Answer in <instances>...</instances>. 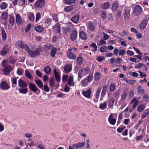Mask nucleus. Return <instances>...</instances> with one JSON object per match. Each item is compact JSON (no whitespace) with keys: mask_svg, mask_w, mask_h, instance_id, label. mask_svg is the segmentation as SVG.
I'll return each mask as SVG.
<instances>
[{"mask_svg":"<svg viewBox=\"0 0 149 149\" xmlns=\"http://www.w3.org/2000/svg\"><path fill=\"white\" fill-rule=\"evenodd\" d=\"M43 51L42 47H39L36 49L34 51L31 50H27L28 53L30 56L32 58H34L40 55V54Z\"/></svg>","mask_w":149,"mask_h":149,"instance_id":"nucleus-1","label":"nucleus"},{"mask_svg":"<svg viewBox=\"0 0 149 149\" xmlns=\"http://www.w3.org/2000/svg\"><path fill=\"white\" fill-rule=\"evenodd\" d=\"M142 11L143 10L141 7L140 6L137 5L134 8V15L135 16H138L142 13Z\"/></svg>","mask_w":149,"mask_h":149,"instance_id":"nucleus-2","label":"nucleus"},{"mask_svg":"<svg viewBox=\"0 0 149 149\" xmlns=\"http://www.w3.org/2000/svg\"><path fill=\"white\" fill-rule=\"evenodd\" d=\"M16 46L21 49L24 48L25 50L27 51L29 49L28 47L26 45H25L23 41L18 40L17 41L16 44Z\"/></svg>","mask_w":149,"mask_h":149,"instance_id":"nucleus-3","label":"nucleus"},{"mask_svg":"<svg viewBox=\"0 0 149 149\" xmlns=\"http://www.w3.org/2000/svg\"><path fill=\"white\" fill-rule=\"evenodd\" d=\"M45 2L43 0H38L35 3L34 7L36 8H42L44 7Z\"/></svg>","mask_w":149,"mask_h":149,"instance_id":"nucleus-4","label":"nucleus"},{"mask_svg":"<svg viewBox=\"0 0 149 149\" xmlns=\"http://www.w3.org/2000/svg\"><path fill=\"white\" fill-rule=\"evenodd\" d=\"M89 70V69L88 68H82L78 73V78H81L83 76L85 75L88 73Z\"/></svg>","mask_w":149,"mask_h":149,"instance_id":"nucleus-5","label":"nucleus"},{"mask_svg":"<svg viewBox=\"0 0 149 149\" xmlns=\"http://www.w3.org/2000/svg\"><path fill=\"white\" fill-rule=\"evenodd\" d=\"M124 17L125 19H128L130 16V7H125L124 9Z\"/></svg>","mask_w":149,"mask_h":149,"instance_id":"nucleus-6","label":"nucleus"},{"mask_svg":"<svg viewBox=\"0 0 149 149\" xmlns=\"http://www.w3.org/2000/svg\"><path fill=\"white\" fill-rule=\"evenodd\" d=\"M61 24L58 23L54 25L52 28L54 32L55 33H58L61 34Z\"/></svg>","mask_w":149,"mask_h":149,"instance_id":"nucleus-7","label":"nucleus"},{"mask_svg":"<svg viewBox=\"0 0 149 149\" xmlns=\"http://www.w3.org/2000/svg\"><path fill=\"white\" fill-rule=\"evenodd\" d=\"M1 88L3 90H7L10 88V86L8 85L6 81H4L1 83L0 85Z\"/></svg>","mask_w":149,"mask_h":149,"instance_id":"nucleus-8","label":"nucleus"},{"mask_svg":"<svg viewBox=\"0 0 149 149\" xmlns=\"http://www.w3.org/2000/svg\"><path fill=\"white\" fill-rule=\"evenodd\" d=\"M18 86L20 87L24 88L27 87V84L24 81L19 79L18 81Z\"/></svg>","mask_w":149,"mask_h":149,"instance_id":"nucleus-9","label":"nucleus"},{"mask_svg":"<svg viewBox=\"0 0 149 149\" xmlns=\"http://www.w3.org/2000/svg\"><path fill=\"white\" fill-rule=\"evenodd\" d=\"M13 68L9 65H6L4 67L3 70L4 72V74L6 75L9 74L11 70Z\"/></svg>","mask_w":149,"mask_h":149,"instance_id":"nucleus-10","label":"nucleus"},{"mask_svg":"<svg viewBox=\"0 0 149 149\" xmlns=\"http://www.w3.org/2000/svg\"><path fill=\"white\" fill-rule=\"evenodd\" d=\"M9 50V48L8 45H6L3 47L1 50L0 54L2 56L6 55Z\"/></svg>","mask_w":149,"mask_h":149,"instance_id":"nucleus-11","label":"nucleus"},{"mask_svg":"<svg viewBox=\"0 0 149 149\" xmlns=\"http://www.w3.org/2000/svg\"><path fill=\"white\" fill-rule=\"evenodd\" d=\"M29 88L30 90L34 93H35L38 90V89L35 85L31 83H29Z\"/></svg>","mask_w":149,"mask_h":149,"instance_id":"nucleus-12","label":"nucleus"},{"mask_svg":"<svg viewBox=\"0 0 149 149\" xmlns=\"http://www.w3.org/2000/svg\"><path fill=\"white\" fill-rule=\"evenodd\" d=\"M91 93V89H89L87 91H84L82 92V94L85 97L88 98H90Z\"/></svg>","mask_w":149,"mask_h":149,"instance_id":"nucleus-13","label":"nucleus"},{"mask_svg":"<svg viewBox=\"0 0 149 149\" xmlns=\"http://www.w3.org/2000/svg\"><path fill=\"white\" fill-rule=\"evenodd\" d=\"M108 121L109 123L111 125H114L116 121V119L113 118V115L111 114L108 118Z\"/></svg>","mask_w":149,"mask_h":149,"instance_id":"nucleus-14","label":"nucleus"},{"mask_svg":"<svg viewBox=\"0 0 149 149\" xmlns=\"http://www.w3.org/2000/svg\"><path fill=\"white\" fill-rule=\"evenodd\" d=\"M80 18L79 14L75 15L74 16L72 17L71 21L75 23H77L78 22Z\"/></svg>","mask_w":149,"mask_h":149,"instance_id":"nucleus-15","label":"nucleus"},{"mask_svg":"<svg viewBox=\"0 0 149 149\" xmlns=\"http://www.w3.org/2000/svg\"><path fill=\"white\" fill-rule=\"evenodd\" d=\"M72 67L70 64H68L65 66L64 70L66 72H69L72 70Z\"/></svg>","mask_w":149,"mask_h":149,"instance_id":"nucleus-16","label":"nucleus"},{"mask_svg":"<svg viewBox=\"0 0 149 149\" xmlns=\"http://www.w3.org/2000/svg\"><path fill=\"white\" fill-rule=\"evenodd\" d=\"M18 90L19 93L23 94H26L28 91V89L26 87L24 88H19Z\"/></svg>","mask_w":149,"mask_h":149,"instance_id":"nucleus-17","label":"nucleus"},{"mask_svg":"<svg viewBox=\"0 0 149 149\" xmlns=\"http://www.w3.org/2000/svg\"><path fill=\"white\" fill-rule=\"evenodd\" d=\"M107 90V85H105L103 88L102 90L101 93V96L102 97L100 100H102V98L103 97L104 95H105L106 92Z\"/></svg>","mask_w":149,"mask_h":149,"instance_id":"nucleus-18","label":"nucleus"},{"mask_svg":"<svg viewBox=\"0 0 149 149\" xmlns=\"http://www.w3.org/2000/svg\"><path fill=\"white\" fill-rule=\"evenodd\" d=\"M77 31L75 30L73 31L71 35V39L72 41H74L77 38Z\"/></svg>","mask_w":149,"mask_h":149,"instance_id":"nucleus-19","label":"nucleus"},{"mask_svg":"<svg viewBox=\"0 0 149 149\" xmlns=\"http://www.w3.org/2000/svg\"><path fill=\"white\" fill-rule=\"evenodd\" d=\"M137 91L139 94H142L145 93V91L144 89L142 88L140 85L138 86L137 88Z\"/></svg>","mask_w":149,"mask_h":149,"instance_id":"nucleus-20","label":"nucleus"},{"mask_svg":"<svg viewBox=\"0 0 149 149\" xmlns=\"http://www.w3.org/2000/svg\"><path fill=\"white\" fill-rule=\"evenodd\" d=\"M68 57L70 59H74L76 57V55L73 53L69 52L67 53Z\"/></svg>","mask_w":149,"mask_h":149,"instance_id":"nucleus-21","label":"nucleus"},{"mask_svg":"<svg viewBox=\"0 0 149 149\" xmlns=\"http://www.w3.org/2000/svg\"><path fill=\"white\" fill-rule=\"evenodd\" d=\"M114 99L113 98H111L109 101L108 107L109 108L113 109V106L114 102Z\"/></svg>","mask_w":149,"mask_h":149,"instance_id":"nucleus-22","label":"nucleus"},{"mask_svg":"<svg viewBox=\"0 0 149 149\" xmlns=\"http://www.w3.org/2000/svg\"><path fill=\"white\" fill-rule=\"evenodd\" d=\"M88 28L89 29L92 31H94L95 30L94 24L91 22H88Z\"/></svg>","mask_w":149,"mask_h":149,"instance_id":"nucleus-23","label":"nucleus"},{"mask_svg":"<svg viewBox=\"0 0 149 149\" xmlns=\"http://www.w3.org/2000/svg\"><path fill=\"white\" fill-rule=\"evenodd\" d=\"M54 71L56 80L58 82H59L61 79L60 76L56 69H54Z\"/></svg>","mask_w":149,"mask_h":149,"instance_id":"nucleus-24","label":"nucleus"},{"mask_svg":"<svg viewBox=\"0 0 149 149\" xmlns=\"http://www.w3.org/2000/svg\"><path fill=\"white\" fill-rule=\"evenodd\" d=\"M147 20H143L142 22L141 23V24H140V29H144L146 27L147 24Z\"/></svg>","mask_w":149,"mask_h":149,"instance_id":"nucleus-25","label":"nucleus"},{"mask_svg":"<svg viewBox=\"0 0 149 149\" xmlns=\"http://www.w3.org/2000/svg\"><path fill=\"white\" fill-rule=\"evenodd\" d=\"M146 106L143 104H141L138 106L137 108V111L139 112L143 111L145 108Z\"/></svg>","mask_w":149,"mask_h":149,"instance_id":"nucleus-26","label":"nucleus"},{"mask_svg":"<svg viewBox=\"0 0 149 149\" xmlns=\"http://www.w3.org/2000/svg\"><path fill=\"white\" fill-rule=\"evenodd\" d=\"M34 30L38 32H42L43 31L44 29L42 26H38L35 27Z\"/></svg>","mask_w":149,"mask_h":149,"instance_id":"nucleus-27","label":"nucleus"},{"mask_svg":"<svg viewBox=\"0 0 149 149\" xmlns=\"http://www.w3.org/2000/svg\"><path fill=\"white\" fill-rule=\"evenodd\" d=\"M16 19L17 24L20 25L22 22V20L21 17L19 14L16 15Z\"/></svg>","mask_w":149,"mask_h":149,"instance_id":"nucleus-28","label":"nucleus"},{"mask_svg":"<svg viewBox=\"0 0 149 149\" xmlns=\"http://www.w3.org/2000/svg\"><path fill=\"white\" fill-rule=\"evenodd\" d=\"M68 84L70 86H73L74 83L73 81V77L72 76L70 77L68 81Z\"/></svg>","mask_w":149,"mask_h":149,"instance_id":"nucleus-29","label":"nucleus"},{"mask_svg":"<svg viewBox=\"0 0 149 149\" xmlns=\"http://www.w3.org/2000/svg\"><path fill=\"white\" fill-rule=\"evenodd\" d=\"M35 83L38 85V86L40 88H42L43 86V84L42 82L40 80H35Z\"/></svg>","mask_w":149,"mask_h":149,"instance_id":"nucleus-30","label":"nucleus"},{"mask_svg":"<svg viewBox=\"0 0 149 149\" xmlns=\"http://www.w3.org/2000/svg\"><path fill=\"white\" fill-rule=\"evenodd\" d=\"M80 38L82 39L85 40L86 39V35L85 33L83 31H81L79 34Z\"/></svg>","mask_w":149,"mask_h":149,"instance_id":"nucleus-31","label":"nucleus"},{"mask_svg":"<svg viewBox=\"0 0 149 149\" xmlns=\"http://www.w3.org/2000/svg\"><path fill=\"white\" fill-rule=\"evenodd\" d=\"M1 35L3 40H5L7 36L5 31L3 29H2Z\"/></svg>","mask_w":149,"mask_h":149,"instance_id":"nucleus-32","label":"nucleus"},{"mask_svg":"<svg viewBox=\"0 0 149 149\" xmlns=\"http://www.w3.org/2000/svg\"><path fill=\"white\" fill-rule=\"evenodd\" d=\"M118 4L117 3H114L112 6V9L113 11H116L118 9Z\"/></svg>","mask_w":149,"mask_h":149,"instance_id":"nucleus-33","label":"nucleus"},{"mask_svg":"<svg viewBox=\"0 0 149 149\" xmlns=\"http://www.w3.org/2000/svg\"><path fill=\"white\" fill-rule=\"evenodd\" d=\"M107 103L105 102L103 103H101L99 105L100 108L102 110H104L107 107Z\"/></svg>","mask_w":149,"mask_h":149,"instance_id":"nucleus-34","label":"nucleus"},{"mask_svg":"<svg viewBox=\"0 0 149 149\" xmlns=\"http://www.w3.org/2000/svg\"><path fill=\"white\" fill-rule=\"evenodd\" d=\"M110 5L109 3L108 2H106L103 3L102 5V8L104 9L108 8Z\"/></svg>","mask_w":149,"mask_h":149,"instance_id":"nucleus-35","label":"nucleus"},{"mask_svg":"<svg viewBox=\"0 0 149 149\" xmlns=\"http://www.w3.org/2000/svg\"><path fill=\"white\" fill-rule=\"evenodd\" d=\"M8 14L6 12H3L1 15V18L4 20H7L8 17Z\"/></svg>","mask_w":149,"mask_h":149,"instance_id":"nucleus-36","label":"nucleus"},{"mask_svg":"<svg viewBox=\"0 0 149 149\" xmlns=\"http://www.w3.org/2000/svg\"><path fill=\"white\" fill-rule=\"evenodd\" d=\"M29 18L31 22H33L34 19V14L32 13H30L28 15Z\"/></svg>","mask_w":149,"mask_h":149,"instance_id":"nucleus-37","label":"nucleus"},{"mask_svg":"<svg viewBox=\"0 0 149 149\" xmlns=\"http://www.w3.org/2000/svg\"><path fill=\"white\" fill-rule=\"evenodd\" d=\"M44 71L46 74H48L51 72V68L49 66H47L44 68Z\"/></svg>","mask_w":149,"mask_h":149,"instance_id":"nucleus-38","label":"nucleus"},{"mask_svg":"<svg viewBox=\"0 0 149 149\" xmlns=\"http://www.w3.org/2000/svg\"><path fill=\"white\" fill-rule=\"evenodd\" d=\"M24 73V70L21 68H18L17 71V73L19 75H22Z\"/></svg>","mask_w":149,"mask_h":149,"instance_id":"nucleus-39","label":"nucleus"},{"mask_svg":"<svg viewBox=\"0 0 149 149\" xmlns=\"http://www.w3.org/2000/svg\"><path fill=\"white\" fill-rule=\"evenodd\" d=\"M9 23L11 26H13L14 23V18L12 17H10L9 19Z\"/></svg>","mask_w":149,"mask_h":149,"instance_id":"nucleus-40","label":"nucleus"},{"mask_svg":"<svg viewBox=\"0 0 149 149\" xmlns=\"http://www.w3.org/2000/svg\"><path fill=\"white\" fill-rule=\"evenodd\" d=\"M25 76L29 79H31V75L30 73L28 70H26L25 72Z\"/></svg>","mask_w":149,"mask_h":149,"instance_id":"nucleus-41","label":"nucleus"},{"mask_svg":"<svg viewBox=\"0 0 149 149\" xmlns=\"http://www.w3.org/2000/svg\"><path fill=\"white\" fill-rule=\"evenodd\" d=\"M56 52V50L55 48L53 49L51 52V56L52 57L55 56Z\"/></svg>","mask_w":149,"mask_h":149,"instance_id":"nucleus-42","label":"nucleus"},{"mask_svg":"<svg viewBox=\"0 0 149 149\" xmlns=\"http://www.w3.org/2000/svg\"><path fill=\"white\" fill-rule=\"evenodd\" d=\"M93 78V75L92 74H90L87 78L85 79L88 82H90L92 81Z\"/></svg>","mask_w":149,"mask_h":149,"instance_id":"nucleus-43","label":"nucleus"},{"mask_svg":"<svg viewBox=\"0 0 149 149\" xmlns=\"http://www.w3.org/2000/svg\"><path fill=\"white\" fill-rule=\"evenodd\" d=\"M101 74L99 72H96L95 74V80H98L100 78Z\"/></svg>","mask_w":149,"mask_h":149,"instance_id":"nucleus-44","label":"nucleus"},{"mask_svg":"<svg viewBox=\"0 0 149 149\" xmlns=\"http://www.w3.org/2000/svg\"><path fill=\"white\" fill-rule=\"evenodd\" d=\"M77 62L78 64L81 65L82 63V59L81 57H78L76 59Z\"/></svg>","mask_w":149,"mask_h":149,"instance_id":"nucleus-45","label":"nucleus"},{"mask_svg":"<svg viewBox=\"0 0 149 149\" xmlns=\"http://www.w3.org/2000/svg\"><path fill=\"white\" fill-rule=\"evenodd\" d=\"M73 7L71 6H68L64 8V10L66 12H69L73 9Z\"/></svg>","mask_w":149,"mask_h":149,"instance_id":"nucleus-46","label":"nucleus"},{"mask_svg":"<svg viewBox=\"0 0 149 149\" xmlns=\"http://www.w3.org/2000/svg\"><path fill=\"white\" fill-rule=\"evenodd\" d=\"M7 7V5L6 3H2L0 5V7L1 9L3 10L6 8Z\"/></svg>","mask_w":149,"mask_h":149,"instance_id":"nucleus-47","label":"nucleus"},{"mask_svg":"<svg viewBox=\"0 0 149 149\" xmlns=\"http://www.w3.org/2000/svg\"><path fill=\"white\" fill-rule=\"evenodd\" d=\"M85 144V142H79L77 144V145L78 147L81 148L84 146Z\"/></svg>","mask_w":149,"mask_h":149,"instance_id":"nucleus-48","label":"nucleus"},{"mask_svg":"<svg viewBox=\"0 0 149 149\" xmlns=\"http://www.w3.org/2000/svg\"><path fill=\"white\" fill-rule=\"evenodd\" d=\"M91 47L94 48V49L93 50V51L94 52H95V51H96L97 50V47L96 45V44L94 43H92L91 45Z\"/></svg>","mask_w":149,"mask_h":149,"instance_id":"nucleus-49","label":"nucleus"},{"mask_svg":"<svg viewBox=\"0 0 149 149\" xmlns=\"http://www.w3.org/2000/svg\"><path fill=\"white\" fill-rule=\"evenodd\" d=\"M49 85L52 87H54L55 85V83L54 82V78L51 79L50 81Z\"/></svg>","mask_w":149,"mask_h":149,"instance_id":"nucleus-50","label":"nucleus"},{"mask_svg":"<svg viewBox=\"0 0 149 149\" xmlns=\"http://www.w3.org/2000/svg\"><path fill=\"white\" fill-rule=\"evenodd\" d=\"M9 61L10 63L13 64L15 62L16 60L13 57L10 56L9 58Z\"/></svg>","mask_w":149,"mask_h":149,"instance_id":"nucleus-51","label":"nucleus"},{"mask_svg":"<svg viewBox=\"0 0 149 149\" xmlns=\"http://www.w3.org/2000/svg\"><path fill=\"white\" fill-rule=\"evenodd\" d=\"M101 89L100 88H99L96 93L95 94L96 97L97 99H98L99 97L100 93L101 92Z\"/></svg>","mask_w":149,"mask_h":149,"instance_id":"nucleus-52","label":"nucleus"},{"mask_svg":"<svg viewBox=\"0 0 149 149\" xmlns=\"http://www.w3.org/2000/svg\"><path fill=\"white\" fill-rule=\"evenodd\" d=\"M126 51L125 49H121L120 50L119 53V55L123 56L126 53Z\"/></svg>","mask_w":149,"mask_h":149,"instance_id":"nucleus-53","label":"nucleus"},{"mask_svg":"<svg viewBox=\"0 0 149 149\" xmlns=\"http://www.w3.org/2000/svg\"><path fill=\"white\" fill-rule=\"evenodd\" d=\"M102 18L104 19H106L107 17V13L105 11L103 12L101 14Z\"/></svg>","mask_w":149,"mask_h":149,"instance_id":"nucleus-54","label":"nucleus"},{"mask_svg":"<svg viewBox=\"0 0 149 149\" xmlns=\"http://www.w3.org/2000/svg\"><path fill=\"white\" fill-rule=\"evenodd\" d=\"M75 2V0H65V3L68 4L74 3Z\"/></svg>","mask_w":149,"mask_h":149,"instance_id":"nucleus-55","label":"nucleus"},{"mask_svg":"<svg viewBox=\"0 0 149 149\" xmlns=\"http://www.w3.org/2000/svg\"><path fill=\"white\" fill-rule=\"evenodd\" d=\"M116 86L113 84H112L110 85L109 88V89L111 91H114L115 88Z\"/></svg>","mask_w":149,"mask_h":149,"instance_id":"nucleus-56","label":"nucleus"},{"mask_svg":"<svg viewBox=\"0 0 149 149\" xmlns=\"http://www.w3.org/2000/svg\"><path fill=\"white\" fill-rule=\"evenodd\" d=\"M70 88L68 86V84H66L65 85L64 89L65 91L67 92H69L70 90Z\"/></svg>","mask_w":149,"mask_h":149,"instance_id":"nucleus-57","label":"nucleus"},{"mask_svg":"<svg viewBox=\"0 0 149 149\" xmlns=\"http://www.w3.org/2000/svg\"><path fill=\"white\" fill-rule=\"evenodd\" d=\"M126 82L132 85H133L136 82V81L134 80H127Z\"/></svg>","mask_w":149,"mask_h":149,"instance_id":"nucleus-58","label":"nucleus"},{"mask_svg":"<svg viewBox=\"0 0 149 149\" xmlns=\"http://www.w3.org/2000/svg\"><path fill=\"white\" fill-rule=\"evenodd\" d=\"M149 111H147L146 112H144L143 113L142 115V118H145L149 114Z\"/></svg>","mask_w":149,"mask_h":149,"instance_id":"nucleus-59","label":"nucleus"},{"mask_svg":"<svg viewBox=\"0 0 149 149\" xmlns=\"http://www.w3.org/2000/svg\"><path fill=\"white\" fill-rule=\"evenodd\" d=\"M36 73L37 76L40 77H41L42 76V73L39 70H37L36 71Z\"/></svg>","mask_w":149,"mask_h":149,"instance_id":"nucleus-60","label":"nucleus"},{"mask_svg":"<svg viewBox=\"0 0 149 149\" xmlns=\"http://www.w3.org/2000/svg\"><path fill=\"white\" fill-rule=\"evenodd\" d=\"M68 77V76L67 75H64L62 78V81L63 82H65L67 80Z\"/></svg>","mask_w":149,"mask_h":149,"instance_id":"nucleus-61","label":"nucleus"},{"mask_svg":"<svg viewBox=\"0 0 149 149\" xmlns=\"http://www.w3.org/2000/svg\"><path fill=\"white\" fill-rule=\"evenodd\" d=\"M127 94L126 92H124L123 94L121 95V99L122 100L125 99L126 97Z\"/></svg>","mask_w":149,"mask_h":149,"instance_id":"nucleus-62","label":"nucleus"},{"mask_svg":"<svg viewBox=\"0 0 149 149\" xmlns=\"http://www.w3.org/2000/svg\"><path fill=\"white\" fill-rule=\"evenodd\" d=\"M107 49V47L105 46H104L101 48L100 51L101 52H104L106 51Z\"/></svg>","mask_w":149,"mask_h":149,"instance_id":"nucleus-63","label":"nucleus"},{"mask_svg":"<svg viewBox=\"0 0 149 149\" xmlns=\"http://www.w3.org/2000/svg\"><path fill=\"white\" fill-rule=\"evenodd\" d=\"M49 88L47 84H45L44 87V90L46 92L49 91Z\"/></svg>","mask_w":149,"mask_h":149,"instance_id":"nucleus-64","label":"nucleus"}]
</instances>
